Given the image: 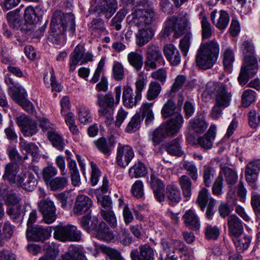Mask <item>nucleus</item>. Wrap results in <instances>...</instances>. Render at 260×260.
Returning <instances> with one entry per match:
<instances>
[{
	"instance_id": "obj_1",
	"label": "nucleus",
	"mask_w": 260,
	"mask_h": 260,
	"mask_svg": "<svg viewBox=\"0 0 260 260\" xmlns=\"http://www.w3.org/2000/svg\"><path fill=\"white\" fill-rule=\"evenodd\" d=\"M67 27L73 35L75 31L74 15L71 13L64 14L60 11H55L50 24V36L53 43L63 45L65 43L64 33Z\"/></svg>"
},
{
	"instance_id": "obj_2",
	"label": "nucleus",
	"mask_w": 260,
	"mask_h": 260,
	"mask_svg": "<svg viewBox=\"0 0 260 260\" xmlns=\"http://www.w3.org/2000/svg\"><path fill=\"white\" fill-rule=\"evenodd\" d=\"M219 52V45L215 41L202 43L196 57L197 66L203 70L211 68L217 60Z\"/></svg>"
},
{
	"instance_id": "obj_3",
	"label": "nucleus",
	"mask_w": 260,
	"mask_h": 260,
	"mask_svg": "<svg viewBox=\"0 0 260 260\" xmlns=\"http://www.w3.org/2000/svg\"><path fill=\"white\" fill-rule=\"evenodd\" d=\"M184 122L182 115L178 114L176 118H171L161 124L153 133L152 140L154 145L159 144L167 136L176 135L182 126Z\"/></svg>"
},
{
	"instance_id": "obj_4",
	"label": "nucleus",
	"mask_w": 260,
	"mask_h": 260,
	"mask_svg": "<svg viewBox=\"0 0 260 260\" xmlns=\"http://www.w3.org/2000/svg\"><path fill=\"white\" fill-rule=\"evenodd\" d=\"M205 91L208 94L215 96V104L217 105L221 106L222 108L230 106L232 95L227 90L225 84L213 81H209L206 84Z\"/></svg>"
},
{
	"instance_id": "obj_5",
	"label": "nucleus",
	"mask_w": 260,
	"mask_h": 260,
	"mask_svg": "<svg viewBox=\"0 0 260 260\" xmlns=\"http://www.w3.org/2000/svg\"><path fill=\"white\" fill-rule=\"evenodd\" d=\"M189 22L186 14L179 18L174 16L169 18L165 22V27L162 31L163 36L168 37L173 32L174 37H179L187 30Z\"/></svg>"
},
{
	"instance_id": "obj_6",
	"label": "nucleus",
	"mask_w": 260,
	"mask_h": 260,
	"mask_svg": "<svg viewBox=\"0 0 260 260\" xmlns=\"http://www.w3.org/2000/svg\"><path fill=\"white\" fill-rule=\"evenodd\" d=\"M89 10L111 18L118 8L117 0H91Z\"/></svg>"
},
{
	"instance_id": "obj_7",
	"label": "nucleus",
	"mask_w": 260,
	"mask_h": 260,
	"mask_svg": "<svg viewBox=\"0 0 260 260\" xmlns=\"http://www.w3.org/2000/svg\"><path fill=\"white\" fill-rule=\"evenodd\" d=\"M54 238L61 242L79 241L81 233L77 228L71 224L59 226L56 228L53 233Z\"/></svg>"
},
{
	"instance_id": "obj_8",
	"label": "nucleus",
	"mask_w": 260,
	"mask_h": 260,
	"mask_svg": "<svg viewBox=\"0 0 260 260\" xmlns=\"http://www.w3.org/2000/svg\"><path fill=\"white\" fill-rule=\"evenodd\" d=\"M257 71V59L252 55H246L243 65L238 77L241 85H244L250 77H253Z\"/></svg>"
},
{
	"instance_id": "obj_9",
	"label": "nucleus",
	"mask_w": 260,
	"mask_h": 260,
	"mask_svg": "<svg viewBox=\"0 0 260 260\" xmlns=\"http://www.w3.org/2000/svg\"><path fill=\"white\" fill-rule=\"evenodd\" d=\"M91 53H85V49L82 45H77L70 55L69 71L73 72L79 64L82 65L92 60Z\"/></svg>"
},
{
	"instance_id": "obj_10",
	"label": "nucleus",
	"mask_w": 260,
	"mask_h": 260,
	"mask_svg": "<svg viewBox=\"0 0 260 260\" xmlns=\"http://www.w3.org/2000/svg\"><path fill=\"white\" fill-rule=\"evenodd\" d=\"M38 205L39 211L43 215L44 222L47 224L53 223L57 217L54 203L50 199H46L41 200Z\"/></svg>"
},
{
	"instance_id": "obj_11",
	"label": "nucleus",
	"mask_w": 260,
	"mask_h": 260,
	"mask_svg": "<svg viewBox=\"0 0 260 260\" xmlns=\"http://www.w3.org/2000/svg\"><path fill=\"white\" fill-rule=\"evenodd\" d=\"M50 236L51 234L48 229L40 225L28 226L26 231V237L29 241L43 242Z\"/></svg>"
},
{
	"instance_id": "obj_12",
	"label": "nucleus",
	"mask_w": 260,
	"mask_h": 260,
	"mask_svg": "<svg viewBox=\"0 0 260 260\" xmlns=\"http://www.w3.org/2000/svg\"><path fill=\"white\" fill-rule=\"evenodd\" d=\"M134 157L133 149L129 145L119 144L116 154V162L122 168H125Z\"/></svg>"
},
{
	"instance_id": "obj_13",
	"label": "nucleus",
	"mask_w": 260,
	"mask_h": 260,
	"mask_svg": "<svg viewBox=\"0 0 260 260\" xmlns=\"http://www.w3.org/2000/svg\"><path fill=\"white\" fill-rule=\"evenodd\" d=\"M131 260H154V251L148 244L141 245L139 249L135 248L130 252Z\"/></svg>"
},
{
	"instance_id": "obj_14",
	"label": "nucleus",
	"mask_w": 260,
	"mask_h": 260,
	"mask_svg": "<svg viewBox=\"0 0 260 260\" xmlns=\"http://www.w3.org/2000/svg\"><path fill=\"white\" fill-rule=\"evenodd\" d=\"M92 205L90 198L85 195H79L75 201L73 213L77 215H82L89 211Z\"/></svg>"
},
{
	"instance_id": "obj_15",
	"label": "nucleus",
	"mask_w": 260,
	"mask_h": 260,
	"mask_svg": "<svg viewBox=\"0 0 260 260\" xmlns=\"http://www.w3.org/2000/svg\"><path fill=\"white\" fill-rule=\"evenodd\" d=\"M116 140L113 137H111L107 140L104 137H101L93 143L98 150L105 156H109L113 150L116 144Z\"/></svg>"
},
{
	"instance_id": "obj_16",
	"label": "nucleus",
	"mask_w": 260,
	"mask_h": 260,
	"mask_svg": "<svg viewBox=\"0 0 260 260\" xmlns=\"http://www.w3.org/2000/svg\"><path fill=\"white\" fill-rule=\"evenodd\" d=\"M18 185L25 190L32 191L36 186L34 175L26 170L23 171L17 175V186Z\"/></svg>"
},
{
	"instance_id": "obj_17",
	"label": "nucleus",
	"mask_w": 260,
	"mask_h": 260,
	"mask_svg": "<svg viewBox=\"0 0 260 260\" xmlns=\"http://www.w3.org/2000/svg\"><path fill=\"white\" fill-rule=\"evenodd\" d=\"M215 125H211L205 135L198 138L197 140L198 145L204 149H211L215 140Z\"/></svg>"
},
{
	"instance_id": "obj_18",
	"label": "nucleus",
	"mask_w": 260,
	"mask_h": 260,
	"mask_svg": "<svg viewBox=\"0 0 260 260\" xmlns=\"http://www.w3.org/2000/svg\"><path fill=\"white\" fill-rule=\"evenodd\" d=\"M27 94L25 89L21 86L17 85V104L29 113L35 112V107L33 104L27 99Z\"/></svg>"
},
{
	"instance_id": "obj_19",
	"label": "nucleus",
	"mask_w": 260,
	"mask_h": 260,
	"mask_svg": "<svg viewBox=\"0 0 260 260\" xmlns=\"http://www.w3.org/2000/svg\"><path fill=\"white\" fill-rule=\"evenodd\" d=\"M163 52L171 65L176 66L180 62V54L178 49L174 45L169 44L164 46Z\"/></svg>"
},
{
	"instance_id": "obj_20",
	"label": "nucleus",
	"mask_w": 260,
	"mask_h": 260,
	"mask_svg": "<svg viewBox=\"0 0 260 260\" xmlns=\"http://www.w3.org/2000/svg\"><path fill=\"white\" fill-rule=\"evenodd\" d=\"M227 223L229 233L233 236H241L244 231L241 220L236 215L233 214L228 218Z\"/></svg>"
},
{
	"instance_id": "obj_21",
	"label": "nucleus",
	"mask_w": 260,
	"mask_h": 260,
	"mask_svg": "<svg viewBox=\"0 0 260 260\" xmlns=\"http://www.w3.org/2000/svg\"><path fill=\"white\" fill-rule=\"evenodd\" d=\"M154 35V30L150 27L140 28L135 34L136 44L142 47L148 43Z\"/></svg>"
},
{
	"instance_id": "obj_22",
	"label": "nucleus",
	"mask_w": 260,
	"mask_h": 260,
	"mask_svg": "<svg viewBox=\"0 0 260 260\" xmlns=\"http://www.w3.org/2000/svg\"><path fill=\"white\" fill-rule=\"evenodd\" d=\"M260 170V161H250L246 166L245 176L246 180L249 183H254L257 179Z\"/></svg>"
},
{
	"instance_id": "obj_23",
	"label": "nucleus",
	"mask_w": 260,
	"mask_h": 260,
	"mask_svg": "<svg viewBox=\"0 0 260 260\" xmlns=\"http://www.w3.org/2000/svg\"><path fill=\"white\" fill-rule=\"evenodd\" d=\"M17 123L21 127V131L25 136H31L37 133V125L34 121L29 119L27 116L22 118H17Z\"/></svg>"
},
{
	"instance_id": "obj_24",
	"label": "nucleus",
	"mask_w": 260,
	"mask_h": 260,
	"mask_svg": "<svg viewBox=\"0 0 260 260\" xmlns=\"http://www.w3.org/2000/svg\"><path fill=\"white\" fill-rule=\"evenodd\" d=\"M211 19L217 27L223 29L228 26L230 17L228 13L224 11H220L218 15L217 10H214L211 13Z\"/></svg>"
},
{
	"instance_id": "obj_25",
	"label": "nucleus",
	"mask_w": 260,
	"mask_h": 260,
	"mask_svg": "<svg viewBox=\"0 0 260 260\" xmlns=\"http://www.w3.org/2000/svg\"><path fill=\"white\" fill-rule=\"evenodd\" d=\"M189 125L191 129L197 134H202L206 131L208 123L202 113L198 114L192 119L189 121Z\"/></svg>"
},
{
	"instance_id": "obj_26",
	"label": "nucleus",
	"mask_w": 260,
	"mask_h": 260,
	"mask_svg": "<svg viewBox=\"0 0 260 260\" xmlns=\"http://www.w3.org/2000/svg\"><path fill=\"white\" fill-rule=\"evenodd\" d=\"M141 99V98L138 97L137 94L134 95L133 90L131 86L126 85L124 87L122 93L124 106L128 108H133L136 106Z\"/></svg>"
},
{
	"instance_id": "obj_27",
	"label": "nucleus",
	"mask_w": 260,
	"mask_h": 260,
	"mask_svg": "<svg viewBox=\"0 0 260 260\" xmlns=\"http://www.w3.org/2000/svg\"><path fill=\"white\" fill-rule=\"evenodd\" d=\"M8 70L10 74H7L5 82L8 86V93L12 99L16 102V86L13 78L16 75V68L9 66Z\"/></svg>"
},
{
	"instance_id": "obj_28",
	"label": "nucleus",
	"mask_w": 260,
	"mask_h": 260,
	"mask_svg": "<svg viewBox=\"0 0 260 260\" xmlns=\"http://www.w3.org/2000/svg\"><path fill=\"white\" fill-rule=\"evenodd\" d=\"M61 260H86V258L79 247L71 245L68 251L61 256Z\"/></svg>"
},
{
	"instance_id": "obj_29",
	"label": "nucleus",
	"mask_w": 260,
	"mask_h": 260,
	"mask_svg": "<svg viewBox=\"0 0 260 260\" xmlns=\"http://www.w3.org/2000/svg\"><path fill=\"white\" fill-rule=\"evenodd\" d=\"M96 237L101 240L110 242L114 239V235L112 231L110 230L107 224L102 221L99 225H98L96 230Z\"/></svg>"
},
{
	"instance_id": "obj_30",
	"label": "nucleus",
	"mask_w": 260,
	"mask_h": 260,
	"mask_svg": "<svg viewBox=\"0 0 260 260\" xmlns=\"http://www.w3.org/2000/svg\"><path fill=\"white\" fill-rule=\"evenodd\" d=\"M88 26L89 30L95 36L98 37L102 33L105 34H108L105 22L101 18L93 19Z\"/></svg>"
},
{
	"instance_id": "obj_31",
	"label": "nucleus",
	"mask_w": 260,
	"mask_h": 260,
	"mask_svg": "<svg viewBox=\"0 0 260 260\" xmlns=\"http://www.w3.org/2000/svg\"><path fill=\"white\" fill-rule=\"evenodd\" d=\"M43 249L46 251V253L40 257L39 260H55L59 254V250L53 242L45 243L43 246Z\"/></svg>"
},
{
	"instance_id": "obj_32",
	"label": "nucleus",
	"mask_w": 260,
	"mask_h": 260,
	"mask_svg": "<svg viewBox=\"0 0 260 260\" xmlns=\"http://www.w3.org/2000/svg\"><path fill=\"white\" fill-rule=\"evenodd\" d=\"M184 222L186 226L193 230H198L200 227L198 217L190 210L187 211L183 216Z\"/></svg>"
},
{
	"instance_id": "obj_33",
	"label": "nucleus",
	"mask_w": 260,
	"mask_h": 260,
	"mask_svg": "<svg viewBox=\"0 0 260 260\" xmlns=\"http://www.w3.org/2000/svg\"><path fill=\"white\" fill-rule=\"evenodd\" d=\"M180 109L177 108L174 102L172 100H168L164 105L161 110V114L164 118H166L170 116H173L172 118H176L178 114H181L178 112Z\"/></svg>"
},
{
	"instance_id": "obj_34",
	"label": "nucleus",
	"mask_w": 260,
	"mask_h": 260,
	"mask_svg": "<svg viewBox=\"0 0 260 260\" xmlns=\"http://www.w3.org/2000/svg\"><path fill=\"white\" fill-rule=\"evenodd\" d=\"M96 104L101 108H114V99L112 93L97 94Z\"/></svg>"
},
{
	"instance_id": "obj_35",
	"label": "nucleus",
	"mask_w": 260,
	"mask_h": 260,
	"mask_svg": "<svg viewBox=\"0 0 260 260\" xmlns=\"http://www.w3.org/2000/svg\"><path fill=\"white\" fill-rule=\"evenodd\" d=\"M219 175L224 176L226 183L229 185L235 184L238 179L237 172L233 169L228 167L221 168Z\"/></svg>"
},
{
	"instance_id": "obj_36",
	"label": "nucleus",
	"mask_w": 260,
	"mask_h": 260,
	"mask_svg": "<svg viewBox=\"0 0 260 260\" xmlns=\"http://www.w3.org/2000/svg\"><path fill=\"white\" fill-rule=\"evenodd\" d=\"M46 185L51 191L61 190L68 185V179L64 177H56L50 180Z\"/></svg>"
},
{
	"instance_id": "obj_37",
	"label": "nucleus",
	"mask_w": 260,
	"mask_h": 260,
	"mask_svg": "<svg viewBox=\"0 0 260 260\" xmlns=\"http://www.w3.org/2000/svg\"><path fill=\"white\" fill-rule=\"evenodd\" d=\"M47 136L54 147L60 151L64 149L65 143L61 136L53 131H49Z\"/></svg>"
},
{
	"instance_id": "obj_38",
	"label": "nucleus",
	"mask_w": 260,
	"mask_h": 260,
	"mask_svg": "<svg viewBox=\"0 0 260 260\" xmlns=\"http://www.w3.org/2000/svg\"><path fill=\"white\" fill-rule=\"evenodd\" d=\"M181 139L178 137L172 140L166 145L167 152L172 155L180 156L183 154V151L180 146Z\"/></svg>"
},
{
	"instance_id": "obj_39",
	"label": "nucleus",
	"mask_w": 260,
	"mask_h": 260,
	"mask_svg": "<svg viewBox=\"0 0 260 260\" xmlns=\"http://www.w3.org/2000/svg\"><path fill=\"white\" fill-rule=\"evenodd\" d=\"M180 168L185 170L192 180L197 181L198 178V171L196 165L192 162L183 160L180 163Z\"/></svg>"
},
{
	"instance_id": "obj_40",
	"label": "nucleus",
	"mask_w": 260,
	"mask_h": 260,
	"mask_svg": "<svg viewBox=\"0 0 260 260\" xmlns=\"http://www.w3.org/2000/svg\"><path fill=\"white\" fill-rule=\"evenodd\" d=\"M129 63L137 71L141 69L143 64V58L142 54L137 51H132L127 55Z\"/></svg>"
},
{
	"instance_id": "obj_41",
	"label": "nucleus",
	"mask_w": 260,
	"mask_h": 260,
	"mask_svg": "<svg viewBox=\"0 0 260 260\" xmlns=\"http://www.w3.org/2000/svg\"><path fill=\"white\" fill-rule=\"evenodd\" d=\"M233 241L235 244L237 251L243 252L248 249L250 242L251 239L247 236H234Z\"/></svg>"
},
{
	"instance_id": "obj_42",
	"label": "nucleus",
	"mask_w": 260,
	"mask_h": 260,
	"mask_svg": "<svg viewBox=\"0 0 260 260\" xmlns=\"http://www.w3.org/2000/svg\"><path fill=\"white\" fill-rule=\"evenodd\" d=\"M81 225L83 229L88 233L97 229L99 223L97 218H93L91 220V217L88 215L83 216L80 221Z\"/></svg>"
},
{
	"instance_id": "obj_43",
	"label": "nucleus",
	"mask_w": 260,
	"mask_h": 260,
	"mask_svg": "<svg viewBox=\"0 0 260 260\" xmlns=\"http://www.w3.org/2000/svg\"><path fill=\"white\" fill-rule=\"evenodd\" d=\"M178 181L184 196L186 198L190 197L191 195L192 182L189 177L183 175L179 177Z\"/></svg>"
},
{
	"instance_id": "obj_44",
	"label": "nucleus",
	"mask_w": 260,
	"mask_h": 260,
	"mask_svg": "<svg viewBox=\"0 0 260 260\" xmlns=\"http://www.w3.org/2000/svg\"><path fill=\"white\" fill-rule=\"evenodd\" d=\"M128 173L131 178H140L147 173V170L142 162H138L129 169Z\"/></svg>"
},
{
	"instance_id": "obj_45",
	"label": "nucleus",
	"mask_w": 260,
	"mask_h": 260,
	"mask_svg": "<svg viewBox=\"0 0 260 260\" xmlns=\"http://www.w3.org/2000/svg\"><path fill=\"white\" fill-rule=\"evenodd\" d=\"M128 12L126 8H123L120 9L112 19L110 26L112 29L119 30L121 29V22Z\"/></svg>"
},
{
	"instance_id": "obj_46",
	"label": "nucleus",
	"mask_w": 260,
	"mask_h": 260,
	"mask_svg": "<svg viewBox=\"0 0 260 260\" xmlns=\"http://www.w3.org/2000/svg\"><path fill=\"white\" fill-rule=\"evenodd\" d=\"M166 195L168 199L173 203H179L181 199L179 188L173 184H170L167 186Z\"/></svg>"
},
{
	"instance_id": "obj_47",
	"label": "nucleus",
	"mask_w": 260,
	"mask_h": 260,
	"mask_svg": "<svg viewBox=\"0 0 260 260\" xmlns=\"http://www.w3.org/2000/svg\"><path fill=\"white\" fill-rule=\"evenodd\" d=\"M0 196L5 200L8 206H14L16 204L15 193L8 190L5 185L0 186Z\"/></svg>"
},
{
	"instance_id": "obj_48",
	"label": "nucleus",
	"mask_w": 260,
	"mask_h": 260,
	"mask_svg": "<svg viewBox=\"0 0 260 260\" xmlns=\"http://www.w3.org/2000/svg\"><path fill=\"white\" fill-rule=\"evenodd\" d=\"M209 197L210 193L207 189L203 188L199 191L197 203L202 211L205 209L208 201L210 202V199L211 198Z\"/></svg>"
},
{
	"instance_id": "obj_49",
	"label": "nucleus",
	"mask_w": 260,
	"mask_h": 260,
	"mask_svg": "<svg viewBox=\"0 0 260 260\" xmlns=\"http://www.w3.org/2000/svg\"><path fill=\"white\" fill-rule=\"evenodd\" d=\"M16 176V165L15 163H9L5 167L3 178L7 180L10 183H15Z\"/></svg>"
},
{
	"instance_id": "obj_50",
	"label": "nucleus",
	"mask_w": 260,
	"mask_h": 260,
	"mask_svg": "<svg viewBox=\"0 0 260 260\" xmlns=\"http://www.w3.org/2000/svg\"><path fill=\"white\" fill-rule=\"evenodd\" d=\"M101 215L103 218L112 228L117 226V219L114 213L110 209H101Z\"/></svg>"
},
{
	"instance_id": "obj_51",
	"label": "nucleus",
	"mask_w": 260,
	"mask_h": 260,
	"mask_svg": "<svg viewBox=\"0 0 260 260\" xmlns=\"http://www.w3.org/2000/svg\"><path fill=\"white\" fill-rule=\"evenodd\" d=\"M13 230L11 225L7 223L0 227V246H2L5 241L9 239L12 236Z\"/></svg>"
},
{
	"instance_id": "obj_52",
	"label": "nucleus",
	"mask_w": 260,
	"mask_h": 260,
	"mask_svg": "<svg viewBox=\"0 0 260 260\" xmlns=\"http://www.w3.org/2000/svg\"><path fill=\"white\" fill-rule=\"evenodd\" d=\"M143 14L140 11H134V12L127 17V21L131 26L140 27L144 23Z\"/></svg>"
},
{
	"instance_id": "obj_53",
	"label": "nucleus",
	"mask_w": 260,
	"mask_h": 260,
	"mask_svg": "<svg viewBox=\"0 0 260 260\" xmlns=\"http://www.w3.org/2000/svg\"><path fill=\"white\" fill-rule=\"evenodd\" d=\"M114 108H100L98 114L100 118H104L105 123L110 126L113 121Z\"/></svg>"
},
{
	"instance_id": "obj_54",
	"label": "nucleus",
	"mask_w": 260,
	"mask_h": 260,
	"mask_svg": "<svg viewBox=\"0 0 260 260\" xmlns=\"http://www.w3.org/2000/svg\"><path fill=\"white\" fill-rule=\"evenodd\" d=\"M165 63V60L162 56L157 57V58H146L144 62L145 69L146 70L151 69H155L157 67L164 66Z\"/></svg>"
},
{
	"instance_id": "obj_55",
	"label": "nucleus",
	"mask_w": 260,
	"mask_h": 260,
	"mask_svg": "<svg viewBox=\"0 0 260 260\" xmlns=\"http://www.w3.org/2000/svg\"><path fill=\"white\" fill-rule=\"evenodd\" d=\"M161 86L157 82H151L149 85L147 92V98L148 100H153L156 99L161 91Z\"/></svg>"
},
{
	"instance_id": "obj_56",
	"label": "nucleus",
	"mask_w": 260,
	"mask_h": 260,
	"mask_svg": "<svg viewBox=\"0 0 260 260\" xmlns=\"http://www.w3.org/2000/svg\"><path fill=\"white\" fill-rule=\"evenodd\" d=\"M235 60L234 53L230 48H226L223 53V63L224 68L230 71Z\"/></svg>"
},
{
	"instance_id": "obj_57",
	"label": "nucleus",
	"mask_w": 260,
	"mask_h": 260,
	"mask_svg": "<svg viewBox=\"0 0 260 260\" xmlns=\"http://www.w3.org/2000/svg\"><path fill=\"white\" fill-rule=\"evenodd\" d=\"M141 121V118L140 115L139 114L134 115L127 124L125 131L129 133L135 132L139 129Z\"/></svg>"
},
{
	"instance_id": "obj_58",
	"label": "nucleus",
	"mask_w": 260,
	"mask_h": 260,
	"mask_svg": "<svg viewBox=\"0 0 260 260\" xmlns=\"http://www.w3.org/2000/svg\"><path fill=\"white\" fill-rule=\"evenodd\" d=\"M215 175V171L213 167L205 166L203 170L204 183L206 186L209 187Z\"/></svg>"
},
{
	"instance_id": "obj_59",
	"label": "nucleus",
	"mask_w": 260,
	"mask_h": 260,
	"mask_svg": "<svg viewBox=\"0 0 260 260\" xmlns=\"http://www.w3.org/2000/svg\"><path fill=\"white\" fill-rule=\"evenodd\" d=\"M256 93L251 89H247L243 91L242 95V104L244 107H248L252 103L255 101Z\"/></svg>"
},
{
	"instance_id": "obj_60",
	"label": "nucleus",
	"mask_w": 260,
	"mask_h": 260,
	"mask_svg": "<svg viewBox=\"0 0 260 260\" xmlns=\"http://www.w3.org/2000/svg\"><path fill=\"white\" fill-rule=\"evenodd\" d=\"M219 233V229L215 225H207L205 229V238L208 240H216Z\"/></svg>"
},
{
	"instance_id": "obj_61",
	"label": "nucleus",
	"mask_w": 260,
	"mask_h": 260,
	"mask_svg": "<svg viewBox=\"0 0 260 260\" xmlns=\"http://www.w3.org/2000/svg\"><path fill=\"white\" fill-rule=\"evenodd\" d=\"M19 145L20 149L26 153H30L35 156L39 152L38 147L33 143H28L21 140Z\"/></svg>"
},
{
	"instance_id": "obj_62",
	"label": "nucleus",
	"mask_w": 260,
	"mask_h": 260,
	"mask_svg": "<svg viewBox=\"0 0 260 260\" xmlns=\"http://www.w3.org/2000/svg\"><path fill=\"white\" fill-rule=\"evenodd\" d=\"M57 173V170L54 167L49 166L44 168L42 172V175L46 184L52 180Z\"/></svg>"
},
{
	"instance_id": "obj_63",
	"label": "nucleus",
	"mask_w": 260,
	"mask_h": 260,
	"mask_svg": "<svg viewBox=\"0 0 260 260\" xmlns=\"http://www.w3.org/2000/svg\"><path fill=\"white\" fill-rule=\"evenodd\" d=\"M113 77L117 81H120L124 78V68L121 63L114 61L112 67Z\"/></svg>"
},
{
	"instance_id": "obj_64",
	"label": "nucleus",
	"mask_w": 260,
	"mask_h": 260,
	"mask_svg": "<svg viewBox=\"0 0 260 260\" xmlns=\"http://www.w3.org/2000/svg\"><path fill=\"white\" fill-rule=\"evenodd\" d=\"M103 251L112 260H125L117 250L109 247H103Z\"/></svg>"
}]
</instances>
